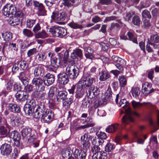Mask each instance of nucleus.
Segmentation results:
<instances>
[{
    "instance_id": "obj_1",
    "label": "nucleus",
    "mask_w": 159,
    "mask_h": 159,
    "mask_svg": "<svg viewBox=\"0 0 159 159\" xmlns=\"http://www.w3.org/2000/svg\"><path fill=\"white\" fill-rule=\"evenodd\" d=\"M120 106L124 108H127L125 110L126 115L123 116L121 119L122 126H124L128 124L129 122L133 121V119L131 116L132 114L138 117L139 116V114L136 112H131L130 109L128 107L129 103L125 99L121 100L120 102Z\"/></svg>"
},
{
    "instance_id": "obj_2",
    "label": "nucleus",
    "mask_w": 159,
    "mask_h": 159,
    "mask_svg": "<svg viewBox=\"0 0 159 159\" xmlns=\"http://www.w3.org/2000/svg\"><path fill=\"white\" fill-rule=\"evenodd\" d=\"M91 76L92 74L89 71L87 72L85 70L83 76L78 83L84 88L89 87L92 85L94 80Z\"/></svg>"
},
{
    "instance_id": "obj_3",
    "label": "nucleus",
    "mask_w": 159,
    "mask_h": 159,
    "mask_svg": "<svg viewBox=\"0 0 159 159\" xmlns=\"http://www.w3.org/2000/svg\"><path fill=\"white\" fill-rule=\"evenodd\" d=\"M66 72L69 78L73 80L75 79L79 74L78 67L71 65L68 66L66 67Z\"/></svg>"
},
{
    "instance_id": "obj_4",
    "label": "nucleus",
    "mask_w": 159,
    "mask_h": 159,
    "mask_svg": "<svg viewBox=\"0 0 159 159\" xmlns=\"http://www.w3.org/2000/svg\"><path fill=\"white\" fill-rule=\"evenodd\" d=\"M79 151L78 149H75L74 152L71 149L63 151L62 155L63 157L68 156L67 159H79Z\"/></svg>"
},
{
    "instance_id": "obj_5",
    "label": "nucleus",
    "mask_w": 159,
    "mask_h": 159,
    "mask_svg": "<svg viewBox=\"0 0 159 159\" xmlns=\"http://www.w3.org/2000/svg\"><path fill=\"white\" fill-rule=\"evenodd\" d=\"M3 13L7 17H9L11 15L14 14L16 11L15 5L12 4H7L3 7Z\"/></svg>"
},
{
    "instance_id": "obj_6",
    "label": "nucleus",
    "mask_w": 159,
    "mask_h": 159,
    "mask_svg": "<svg viewBox=\"0 0 159 159\" xmlns=\"http://www.w3.org/2000/svg\"><path fill=\"white\" fill-rule=\"evenodd\" d=\"M27 103L28 104L25 105L24 107V111L26 115H30L32 114V107L35 105V102L34 100L31 98L28 99Z\"/></svg>"
},
{
    "instance_id": "obj_7",
    "label": "nucleus",
    "mask_w": 159,
    "mask_h": 159,
    "mask_svg": "<svg viewBox=\"0 0 159 159\" xmlns=\"http://www.w3.org/2000/svg\"><path fill=\"white\" fill-rule=\"evenodd\" d=\"M1 154L4 156H8L12 152V147L11 145L7 143L2 144L0 147Z\"/></svg>"
},
{
    "instance_id": "obj_8",
    "label": "nucleus",
    "mask_w": 159,
    "mask_h": 159,
    "mask_svg": "<svg viewBox=\"0 0 159 159\" xmlns=\"http://www.w3.org/2000/svg\"><path fill=\"white\" fill-rule=\"evenodd\" d=\"M66 17V13L61 11L53 12L51 16L52 20L61 21L64 20Z\"/></svg>"
},
{
    "instance_id": "obj_9",
    "label": "nucleus",
    "mask_w": 159,
    "mask_h": 159,
    "mask_svg": "<svg viewBox=\"0 0 159 159\" xmlns=\"http://www.w3.org/2000/svg\"><path fill=\"white\" fill-rule=\"evenodd\" d=\"M83 124L84 125L76 127V129L77 130H79L89 127H93L95 125V123L93 122L92 119L91 117L87 118L83 122Z\"/></svg>"
},
{
    "instance_id": "obj_10",
    "label": "nucleus",
    "mask_w": 159,
    "mask_h": 159,
    "mask_svg": "<svg viewBox=\"0 0 159 159\" xmlns=\"http://www.w3.org/2000/svg\"><path fill=\"white\" fill-rule=\"evenodd\" d=\"M33 4L34 7L38 10V15L39 16L45 15L46 11L42 3L37 1H34Z\"/></svg>"
},
{
    "instance_id": "obj_11",
    "label": "nucleus",
    "mask_w": 159,
    "mask_h": 159,
    "mask_svg": "<svg viewBox=\"0 0 159 159\" xmlns=\"http://www.w3.org/2000/svg\"><path fill=\"white\" fill-rule=\"evenodd\" d=\"M88 134H85L81 138V142L83 146V148L84 150H87L90 145L89 137Z\"/></svg>"
},
{
    "instance_id": "obj_12",
    "label": "nucleus",
    "mask_w": 159,
    "mask_h": 159,
    "mask_svg": "<svg viewBox=\"0 0 159 159\" xmlns=\"http://www.w3.org/2000/svg\"><path fill=\"white\" fill-rule=\"evenodd\" d=\"M54 118V114L51 111H48L44 114L42 116L41 120L45 123H50Z\"/></svg>"
},
{
    "instance_id": "obj_13",
    "label": "nucleus",
    "mask_w": 159,
    "mask_h": 159,
    "mask_svg": "<svg viewBox=\"0 0 159 159\" xmlns=\"http://www.w3.org/2000/svg\"><path fill=\"white\" fill-rule=\"evenodd\" d=\"M152 88V85L148 82H145L142 84V92L145 96L155 91V90Z\"/></svg>"
},
{
    "instance_id": "obj_14",
    "label": "nucleus",
    "mask_w": 159,
    "mask_h": 159,
    "mask_svg": "<svg viewBox=\"0 0 159 159\" xmlns=\"http://www.w3.org/2000/svg\"><path fill=\"white\" fill-rule=\"evenodd\" d=\"M57 76L58 81L61 84L65 85L68 83L69 79L68 75L66 72H61L58 74Z\"/></svg>"
},
{
    "instance_id": "obj_15",
    "label": "nucleus",
    "mask_w": 159,
    "mask_h": 159,
    "mask_svg": "<svg viewBox=\"0 0 159 159\" xmlns=\"http://www.w3.org/2000/svg\"><path fill=\"white\" fill-rule=\"evenodd\" d=\"M15 97L16 99L19 101L23 102L28 98V94L26 91H19L16 94Z\"/></svg>"
},
{
    "instance_id": "obj_16",
    "label": "nucleus",
    "mask_w": 159,
    "mask_h": 159,
    "mask_svg": "<svg viewBox=\"0 0 159 159\" xmlns=\"http://www.w3.org/2000/svg\"><path fill=\"white\" fill-rule=\"evenodd\" d=\"M44 82L47 86L53 84L55 81V76L50 73L47 74L43 77Z\"/></svg>"
},
{
    "instance_id": "obj_17",
    "label": "nucleus",
    "mask_w": 159,
    "mask_h": 159,
    "mask_svg": "<svg viewBox=\"0 0 159 159\" xmlns=\"http://www.w3.org/2000/svg\"><path fill=\"white\" fill-rule=\"evenodd\" d=\"M76 87V90L75 92V96L76 98H79L82 97L84 94L85 88L81 85L78 83L75 85Z\"/></svg>"
},
{
    "instance_id": "obj_18",
    "label": "nucleus",
    "mask_w": 159,
    "mask_h": 159,
    "mask_svg": "<svg viewBox=\"0 0 159 159\" xmlns=\"http://www.w3.org/2000/svg\"><path fill=\"white\" fill-rule=\"evenodd\" d=\"M100 91L97 87H91L87 91V94L90 97L93 98L97 96L99 93Z\"/></svg>"
},
{
    "instance_id": "obj_19",
    "label": "nucleus",
    "mask_w": 159,
    "mask_h": 159,
    "mask_svg": "<svg viewBox=\"0 0 159 159\" xmlns=\"http://www.w3.org/2000/svg\"><path fill=\"white\" fill-rule=\"evenodd\" d=\"M82 57V51L79 48L75 49L74 50L71 55V57L73 59H78L79 57L81 59Z\"/></svg>"
},
{
    "instance_id": "obj_20",
    "label": "nucleus",
    "mask_w": 159,
    "mask_h": 159,
    "mask_svg": "<svg viewBox=\"0 0 159 159\" xmlns=\"http://www.w3.org/2000/svg\"><path fill=\"white\" fill-rule=\"evenodd\" d=\"M44 68L42 65H39L36 67L34 71V74L35 77L42 76L44 73Z\"/></svg>"
},
{
    "instance_id": "obj_21",
    "label": "nucleus",
    "mask_w": 159,
    "mask_h": 159,
    "mask_svg": "<svg viewBox=\"0 0 159 159\" xmlns=\"http://www.w3.org/2000/svg\"><path fill=\"white\" fill-rule=\"evenodd\" d=\"M112 91L111 89H108L102 96V99L104 102L108 101L112 98Z\"/></svg>"
},
{
    "instance_id": "obj_22",
    "label": "nucleus",
    "mask_w": 159,
    "mask_h": 159,
    "mask_svg": "<svg viewBox=\"0 0 159 159\" xmlns=\"http://www.w3.org/2000/svg\"><path fill=\"white\" fill-rule=\"evenodd\" d=\"M8 108L9 110L12 112L19 113L20 112V108L19 106L15 103L9 104Z\"/></svg>"
},
{
    "instance_id": "obj_23",
    "label": "nucleus",
    "mask_w": 159,
    "mask_h": 159,
    "mask_svg": "<svg viewBox=\"0 0 159 159\" xmlns=\"http://www.w3.org/2000/svg\"><path fill=\"white\" fill-rule=\"evenodd\" d=\"M27 76V74L25 71L21 72L20 74L19 79L24 85L28 84Z\"/></svg>"
},
{
    "instance_id": "obj_24",
    "label": "nucleus",
    "mask_w": 159,
    "mask_h": 159,
    "mask_svg": "<svg viewBox=\"0 0 159 159\" xmlns=\"http://www.w3.org/2000/svg\"><path fill=\"white\" fill-rule=\"evenodd\" d=\"M43 80L40 78H34L32 80L31 83L34 85L36 89L39 88L40 86H41L43 83Z\"/></svg>"
},
{
    "instance_id": "obj_25",
    "label": "nucleus",
    "mask_w": 159,
    "mask_h": 159,
    "mask_svg": "<svg viewBox=\"0 0 159 159\" xmlns=\"http://www.w3.org/2000/svg\"><path fill=\"white\" fill-rule=\"evenodd\" d=\"M10 121L11 124L13 125H18L21 123L22 121L21 119L19 117H16L14 116V114H10Z\"/></svg>"
},
{
    "instance_id": "obj_26",
    "label": "nucleus",
    "mask_w": 159,
    "mask_h": 159,
    "mask_svg": "<svg viewBox=\"0 0 159 159\" xmlns=\"http://www.w3.org/2000/svg\"><path fill=\"white\" fill-rule=\"evenodd\" d=\"M34 37L36 39H44L48 37V34L45 30H43L35 34Z\"/></svg>"
},
{
    "instance_id": "obj_27",
    "label": "nucleus",
    "mask_w": 159,
    "mask_h": 159,
    "mask_svg": "<svg viewBox=\"0 0 159 159\" xmlns=\"http://www.w3.org/2000/svg\"><path fill=\"white\" fill-rule=\"evenodd\" d=\"M99 159H107V154L105 152H101L99 153H94L92 156V159H98L97 157Z\"/></svg>"
},
{
    "instance_id": "obj_28",
    "label": "nucleus",
    "mask_w": 159,
    "mask_h": 159,
    "mask_svg": "<svg viewBox=\"0 0 159 159\" xmlns=\"http://www.w3.org/2000/svg\"><path fill=\"white\" fill-rule=\"evenodd\" d=\"M67 95V93L65 91L60 92L57 97V101L58 102L63 101L66 98Z\"/></svg>"
},
{
    "instance_id": "obj_29",
    "label": "nucleus",
    "mask_w": 159,
    "mask_h": 159,
    "mask_svg": "<svg viewBox=\"0 0 159 159\" xmlns=\"http://www.w3.org/2000/svg\"><path fill=\"white\" fill-rule=\"evenodd\" d=\"M49 32L53 37H59V26H55L50 28L49 29Z\"/></svg>"
},
{
    "instance_id": "obj_30",
    "label": "nucleus",
    "mask_w": 159,
    "mask_h": 159,
    "mask_svg": "<svg viewBox=\"0 0 159 159\" xmlns=\"http://www.w3.org/2000/svg\"><path fill=\"white\" fill-rule=\"evenodd\" d=\"M5 80L7 83L6 87L7 90L8 91H10L12 88L13 80L11 78H9L7 76H6L5 77Z\"/></svg>"
},
{
    "instance_id": "obj_31",
    "label": "nucleus",
    "mask_w": 159,
    "mask_h": 159,
    "mask_svg": "<svg viewBox=\"0 0 159 159\" xmlns=\"http://www.w3.org/2000/svg\"><path fill=\"white\" fill-rule=\"evenodd\" d=\"M110 77L109 74L105 71H102L100 73L99 79L101 81H104Z\"/></svg>"
},
{
    "instance_id": "obj_32",
    "label": "nucleus",
    "mask_w": 159,
    "mask_h": 159,
    "mask_svg": "<svg viewBox=\"0 0 159 159\" xmlns=\"http://www.w3.org/2000/svg\"><path fill=\"white\" fill-rule=\"evenodd\" d=\"M112 59L113 61L117 64H120V65H123L125 66L126 65V61L124 59L118 57L116 56H113L112 57Z\"/></svg>"
},
{
    "instance_id": "obj_33",
    "label": "nucleus",
    "mask_w": 159,
    "mask_h": 159,
    "mask_svg": "<svg viewBox=\"0 0 159 159\" xmlns=\"http://www.w3.org/2000/svg\"><path fill=\"white\" fill-rule=\"evenodd\" d=\"M4 125H6V127L3 125L0 126V134L2 135H6L8 132L7 128H9V125L6 122Z\"/></svg>"
},
{
    "instance_id": "obj_34",
    "label": "nucleus",
    "mask_w": 159,
    "mask_h": 159,
    "mask_svg": "<svg viewBox=\"0 0 159 159\" xmlns=\"http://www.w3.org/2000/svg\"><path fill=\"white\" fill-rule=\"evenodd\" d=\"M8 21L9 24L12 26L17 25L19 24V19L15 16H12L11 17L10 16Z\"/></svg>"
},
{
    "instance_id": "obj_35",
    "label": "nucleus",
    "mask_w": 159,
    "mask_h": 159,
    "mask_svg": "<svg viewBox=\"0 0 159 159\" xmlns=\"http://www.w3.org/2000/svg\"><path fill=\"white\" fill-rule=\"evenodd\" d=\"M131 92L133 97L138 98L140 94V91L138 87H134L132 88Z\"/></svg>"
},
{
    "instance_id": "obj_36",
    "label": "nucleus",
    "mask_w": 159,
    "mask_h": 159,
    "mask_svg": "<svg viewBox=\"0 0 159 159\" xmlns=\"http://www.w3.org/2000/svg\"><path fill=\"white\" fill-rule=\"evenodd\" d=\"M36 110L39 111L41 114H42V116L43 115V114H45L48 111H49L46 109L43 103L41 104L40 105H39L36 109Z\"/></svg>"
},
{
    "instance_id": "obj_37",
    "label": "nucleus",
    "mask_w": 159,
    "mask_h": 159,
    "mask_svg": "<svg viewBox=\"0 0 159 159\" xmlns=\"http://www.w3.org/2000/svg\"><path fill=\"white\" fill-rule=\"evenodd\" d=\"M118 126L117 124L111 125L106 129V131L109 133L114 132L117 129Z\"/></svg>"
},
{
    "instance_id": "obj_38",
    "label": "nucleus",
    "mask_w": 159,
    "mask_h": 159,
    "mask_svg": "<svg viewBox=\"0 0 159 159\" xmlns=\"http://www.w3.org/2000/svg\"><path fill=\"white\" fill-rule=\"evenodd\" d=\"M32 131V129L29 127H25L23 128L21 131V134L23 137H25L30 133Z\"/></svg>"
},
{
    "instance_id": "obj_39",
    "label": "nucleus",
    "mask_w": 159,
    "mask_h": 159,
    "mask_svg": "<svg viewBox=\"0 0 159 159\" xmlns=\"http://www.w3.org/2000/svg\"><path fill=\"white\" fill-rule=\"evenodd\" d=\"M1 34L4 40L6 41H9L12 38V34L10 32L2 33Z\"/></svg>"
},
{
    "instance_id": "obj_40",
    "label": "nucleus",
    "mask_w": 159,
    "mask_h": 159,
    "mask_svg": "<svg viewBox=\"0 0 159 159\" xmlns=\"http://www.w3.org/2000/svg\"><path fill=\"white\" fill-rule=\"evenodd\" d=\"M9 136L11 138H12L13 140L20 139V135L19 133L16 131H12L9 133Z\"/></svg>"
},
{
    "instance_id": "obj_41",
    "label": "nucleus",
    "mask_w": 159,
    "mask_h": 159,
    "mask_svg": "<svg viewBox=\"0 0 159 159\" xmlns=\"http://www.w3.org/2000/svg\"><path fill=\"white\" fill-rule=\"evenodd\" d=\"M119 80L120 86L123 87L126 84L127 80L124 75H121L119 76Z\"/></svg>"
},
{
    "instance_id": "obj_42",
    "label": "nucleus",
    "mask_w": 159,
    "mask_h": 159,
    "mask_svg": "<svg viewBox=\"0 0 159 159\" xmlns=\"http://www.w3.org/2000/svg\"><path fill=\"white\" fill-rule=\"evenodd\" d=\"M148 41L153 43H158L159 42V36L158 34L152 35L150 38V40Z\"/></svg>"
},
{
    "instance_id": "obj_43",
    "label": "nucleus",
    "mask_w": 159,
    "mask_h": 159,
    "mask_svg": "<svg viewBox=\"0 0 159 159\" xmlns=\"http://www.w3.org/2000/svg\"><path fill=\"white\" fill-rule=\"evenodd\" d=\"M37 58L38 61H43L46 58L45 53L44 52L38 53L37 55Z\"/></svg>"
},
{
    "instance_id": "obj_44",
    "label": "nucleus",
    "mask_w": 159,
    "mask_h": 159,
    "mask_svg": "<svg viewBox=\"0 0 159 159\" xmlns=\"http://www.w3.org/2000/svg\"><path fill=\"white\" fill-rule=\"evenodd\" d=\"M64 101H63V105L65 108H67L69 107L70 104L72 103L73 99L71 98H66L64 100Z\"/></svg>"
},
{
    "instance_id": "obj_45",
    "label": "nucleus",
    "mask_w": 159,
    "mask_h": 159,
    "mask_svg": "<svg viewBox=\"0 0 159 159\" xmlns=\"http://www.w3.org/2000/svg\"><path fill=\"white\" fill-rule=\"evenodd\" d=\"M59 37L62 38L66 35L67 34L66 30L64 28L59 26Z\"/></svg>"
},
{
    "instance_id": "obj_46",
    "label": "nucleus",
    "mask_w": 159,
    "mask_h": 159,
    "mask_svg": "<svg viewBox=\"0 0 159 159\" xmlns=\"http://www.w3.org/2000/svg\"><path fill=\"white\" fill-rule=\"evenodd\" d=\"M69 26L71 28L74 29H81L83 28V26L80 24L74 22H71L69 24Z\"/></svg>"
},
{
    "instance_id": "obj_47",
    "label": "nucleus",
    "mask_w": 159,
    "mask_h": 159,
    "mask_svg": "<svg viewBox=\"0 0 159 159\" xmlns=\"http://www.w3.org/2000/svg\"><path fill=\"white\" fill-rule=\"evenodd\" d=\"M23 33L25 36L29 38L32 37L34 35L33 33L31 30L27 29H25L23 30Z\"/></svg>"
},
{
    "instance_id": "obj_48",
    "label": "nucleus",
    "mask_w": 159,
    "mask_h": 159,
    "mask_svg": "<svg viewBox=\"0 0 159 159\" xmlns=\"http://www.w3.org/2000/svg\"><path fill=\"white\" fill-rule=\"evenodd\" d=\"M129 39L134 43L138 44L137 38L131 32H129L127 33Z\"/></svg>"
},
{
    "instance_id": "obj_49",
    "label": "nucleus",
    "mask_w": 159,
    "mask_h": 159,
    "mask_svg": "<svg viewBox=\"0 0 159 159\" xmlns=\"http://www.w3.org/2000/svg\"><path fill=\"white\" fill-rule=\"evenodd\" d=\"M132 23L134 25H139L140 23V20L139 16H134L132 18Z\"/></svg>"
},
{
    "instance_id": "obj_50",
    "label": "nucleus",
    "mask_w": 159,
    "mask_h": 159,
    "mask_svg": "<svg viewBox=\"0 0 159 159\" xmlns=\"http://www.w3.org/2000/svg\"><path fill=\"white\" fill-rule=\"evenodd\" d=\"M16 62L21 70H23L26 68L27 63L25 61H20Z\"/></svg>"
},
{
    "instance_id": "obj_51",
    "label": "nucleus",
    "mask_w": 159,
    "mask_h": 159,
    "mask_svg": "<svg viewBox=\"0 0 159 159\" xmlns=\"http://www.w3.org/2000/svg\"><path fill=\"white\" fill-rule=\"evenodd\" d=\"M64 5L68 7H70L73 5L75 3V0H63Z\"/></svg>"
},
{
    "instance_id": "obj_52",
    "label": "nucleus",
    "mask_w": 159,
    "mask_h": 159,
    "mask_svg": "<svg viewBox=\"0 0 159 159\" xmlns=\"http://www.w3.org/2000/svg\"><path fill=\"white\" fill-rule=\"evenodd\" d=\"M148 44H147L146 46V49L147 51L148 52H152V48L150 46V45H151L152 46L154 49L156 48L157 47V45L155 44L154 43H152L151 42L148 41Z\"/></svg>"
},
{
    "instance_id": "obj_53",
    "label": "nucleus",
    "mask_w": 159,
    "mask_h": 159,
    "mask_svg": "<svg viewBox=\"0 0 159 159\" xmlns=\"http://www.w3.org/2000/svg\"><path fill=\"white\" fill-rule=\"evenodd\" d=\"M32 114L30 115H26V116H32L35 118H38L40 117L42 114L38 111L36 110V109L34 112L32 110H31Z\"/></svg>"
},
{
    "instance_id": "obj_54",
    "label": "nucleus",
    "mask_w": 159,
    "mask_h": 159,
    "mask_svg": "<svg viewBox=\"0 0 159 159\" xmlns=\"http://www.w3.org/2000/svg\"><path fill=\"white\" fill-rule=\"evenodd\" d=\"M36 20L28 19L26 22V25L27 27L30 28L32 27L34 25L35 23Z\"/></svg>"
},
{
    "instance_id": "obj_55",
    "label": "nucleus",
    "mask_w": 159,
    "mask_h": 159,
    "mask_svg": "<svg viewBox=\"0 0 159 159\" xmlns=\"http://www.w3.org/2000/svg\"><path fill=\"white\" fill-rule=\"evenodd\" d=\"M37 52V49L36 48H33L29 50L27 52V57L30 58L31 56L35 54Z\"/></svg>"
},
{
    "instance_id": "obj_56",
    "label": "nucleus",
    "mask_w": 159,
    "mask_h": 159,
    "mask_svg": "<svg viewBox=\"0 0 159 159\" xmlns=\"http://www.w3.org/2000/svg\"><path fill=\"white\" fill-rule=\"evenodd\" d=\"M113 149V145L110 143H108L105 147V151L106 152H111Z\"/></svg>"
},
{
    "instance_id": "obj_57",
    "label": "nucleus",
    "mask_w": 159,
    "mask_h": 159,
    "mask_svg": "<svg viewBox=\"0 0 159 159\" xmlns=\"http://www.w3.org/2000/svg\"><path fill=\"white\" fill-rule=\"evenodd\" d=\"M57 58L56 57H53V58L51 59L50 61L52 65L55 67L58 66L57 65Z\"/></svg>"
},
{
    "instance_id": "obj_58",
    "label": "nucleus",
    "mask_w": 159,
    "mask_h": 159,
    "mask_svg": "<svg viewBox=\"0 0 159 159\" xmlns=\"http://www.w3.org/2000/svg\"><path fill=\"white\" fill-rule=\"evenodd\" d=\"M142 16L144 18H148L150 19L151 18V16L149 11L148 10H145L142 13Z\"/></svg>"
},
{
    "instance_id": "obj_59",
    "label": "nucleus",
    "mask_w": 159,
    "mask_h": 159,
    "mask_svg": "<svg viewBox=\"0 0 159 159\" xmlns=\"http://www.w3.org/2000/svg\"><path fill=\"white\" fill-rule=\"evenodd\" d=\"M41 28V27L40 25V24L39 23H38L34 27L33 29V31L35 33V34L37 33L38 31L40 30Z\"/></svg>"
},
{
    "instance_id": "obj_60",
    "label": "nucleus",
    "mask_w": 159,
    "mask_h": 159,
    "mask_svg": "<svg viewBox=\"0 0 159 159\" xmlns=\"http://www.w3.org/2000/svg\"><path fill=\"white\" fill-rule=\"evenodd\" d=\"M132 104L133 107L134 108H139L142 107V105L139 102H136L133 100L132 102Z\"/></svg>"
},
{
    "instance_id": "obj_61",
    "label": "nucleus",
    "mask_w": 159,
    "mask_h": 159,
    "mask_svg": "<svg viewBox=\"0 0 159 159\" xmlns=\"http://www.w3.org/2000/svg\"><path fill=\"white\" fill-rule=\"evenodd\" d=\"M66 50V46L64 45H61L55 48L54 51L56 52H58L60 51L61 52H64Z\"/></svg>"
},
{
    "instance_id": "obj_62",
    "label": "nucleus",
    "mask_w": 159,
    "mask_h": 159,
    "mask_svg": "<svg viewBox=\"0 0 159 159\" xmlns=\"http://www.w3.org/2000/svg\"><path fill=\"white\" fill-rule=\"evenodd\" d=\"M64 52H61L58 53L57 55L59 57V61L58 62V64L60 65H62L63 63V59L62 60L63 53Z\"/></svg>"
},
{
    "instance_id": "obj_63",
    "label": "nucleus",
    "mask_w": 159,
    "mask_h": 159,
    "mask_svg": "<svg viewBox=\"0 0 159 159\" xmlns=\"http://www.w3.org/2000/svg\"><path fill=\"white\" fill-rule=\"evenodd\" d=\"M100 148L98 147V145L94 146L91 149L92 151L94 153H99L101 152H100Z\"/></svg>"
},
{
    "instance_id": "obj_64",
    "label": "nucleus",
    "mask_w": 159,
    "mask_h": 159,
    "mask_svg": "<svg viewBox=\"0 0 159 159\" xmlns=\"http://www.w3.org/2000/svg\"><path fill=\"white\" fill-rule=\"evenodd\" d=\"M99 3L103 5H109L112 4L111 0H99Z\"/></svg>"
}]
</instances>
